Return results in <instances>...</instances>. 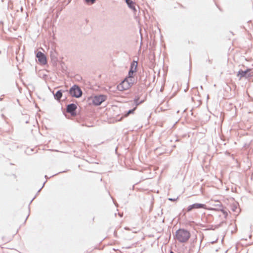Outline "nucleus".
Returning a JSON list of instances; mask_svg holds the SVG:
<instances>
[{
    "mask_svg": "<svg viewBox=\"0 0 253 253\" xmlns=\"http://www.w3.org/2000/svg\"><path fill=\"white\" fill-rule=\"evenodd\" d=\"M125 80L127 81V82H128L130 86H131L134 83V79L133 78V76H129L128 75V77Z\"/></svg>",
    "mask_w": 253,
    "mask_h": 253,
    "instance_id": "obj_10",
    "label": "nucleus"
},
{
    "mask_svg": "<svg viewBox=\"0 0 253 253\" xmlns=\"http://www.w3.org/2000/svg\"><path fill=\"white\" fill-rule=\"evenodd\" d=\"M246 74V72H239L238 74V76L241 75V77L245 76Z\"/></svg>",
    "mask_w": 253,
    "mask_h": 253,
    "instance_id": "obj_13",
    "label": "nucleus"
},
{
    "mask_svg": "<svg viewBox=\"0 0 253 253\" xmlns=\"http://www.w3.org/2000/svg\"><path fill=\"white\" fill-rule=\"evenodd\" d=\"M130 86L126 80H124L119 85H118V89L120 91H123L128 89Z\"/></svg>",
    "mask_w": 253,
    "mask_h": 253,
    "instance_id": "obj_5",
    "label": "nucleus"
},
{
    "mask_svg": "<svg viewBox=\"0 0 253 253\" xmlns=\"http://www.w3.org/2000/svg\"><path fill=\"white\" fill-rule=\"evenodd\" d=\"M77 109V106L74 104H71L67 106V112L71 113L72 115H75V111Z\"/></svg>",
    "mask_w": 253,
    "mask_h": 253,
    "instance_id": "obj_7",
    "label": "nucleus"
},
{
    "mask_svg": "<svg viewBox=\"0 0 253 253\" xmlns=\"http://www.w3.org/2000/svg\"><path fill=\"white\" fill-rule=\"evenodd\" d=\"M136 107H135L133 109L129 110L127 112V113L125 115L126 117L129 114L131 113H133Z\"/></svg>",
    "mask_w": 253,
    "mask_h": 253,
    "instance_id": "obj_12",
    "label": "nucleus"
},
{
    "mask_svg": "<svg viewBox=\"0 0 253 253\" xmlns=\"http://www.w3.org/2000/svg\"><path fill=\"white\" fill-rule=\"evenodd\" d=\"M70 94L72 96L77 98L81 97L82 95V91L79 86L77 85L73 86L70 90Z\"/></svg>",
    "mask_w": 253,
    "mask_h": 253,
    "instance_id": "obj_3",
    "label": "nucleus"
},
{
    "mask_svg": "<svg viewBox=\"0 0 253 253\" xmlns=\"http://www.w3.org/2000/svg\"><path fill=\"white\" fill-rule=\"evenodd\" d=\"M189 237V233L183 229L178 230L176 233V238L180 242H185L187 241Z\"/></svg>",
    "mask_w": 253,
    "mask_h": 253,
    "instance_id": "obj_2",
    "label": "nucleus"
},
{
    "mask_svg": "<svg viewBox=\"0 0 253 253\" xmlns=\"http://www.w3.org/2000/svg\"><path fill=\"white\" fill-rule=\"evenodd\" d=\"M95 0H85L87 2H90L91 3H93L95 2Z\"/></svg>",
    "mask_w": 253,
    "mask_h": 253,
    "instance_id": "obj_14",
    "label": "nucleus"
},
{
    "mask_svg": "<svg viewBox=\"0 0 253 253\" xmlns=\"http://www.w3.org/2000/svg\"><path fill=\"white\" fill-rule=\"evenodd\" d=\"M107 99L106 96L104 95H92L87 99L90 103L96 106L100 105Z\"/></svg>",
    "mask_w": 253,
    "mask_h": 253,
    "instance_id": "obj_1",
    "label": "nucleus"
},
{
    "mask_svg": "<svg viewBox=\"0 0 253 253\" xmlns=\"http://www.w3.org/2000/svg\"><path fill=\"white\" fill-rule=\"evenodd\" d=\"M126 3L128 6L134 11H135V3L131 0H126Z\"/></svg>",
    "mask_w": 253,
    "mask_h": 253,
    "instance_id": "obj_8",
    "label": "nucleus"
},
{
    "mask_svg": "<svg viewBox=\"0 0 253 253\" xmlns=\"http://www.w3.org/2000/svg\"><path fill=\"white\" fill-rule=\"evenodd\" d=\"M62 95V94L60 91H58L55 94V97L57 99H59Z\"/></svg>",
    "mask_w": 253,
    "mask_h": 253,
    "instance_id": "obj_11",
    "label": "nucleus"
},
{
    "mask_svg": "<svg viewBox=\"0 0 253 253\" xmlns=\"http://www.w3.org/2000/svg\"><path fill=\"white\" fill-rule=\"evenodd\" d=\"M137 67V63L136 61H133L130 66V68L128 73L129 76H133L134 73L136 71Z\"/></svg>",
    "mask_w": 253,
    "mask_h": 253,
    "instance_id": "obj_6",
    "label": "nucleus"
},
{
    "mask_svg": "<svg viewBox=\"0 0 253 253\" xmlns=\"http://www.w3.org/2000/svg\"><path fill=\"white\" fill-rule=\"evenodd\" d=\"M36 57L40 64L44 65L46 63V58L44 54L42 52L40 51L38 52L36 55Z\"/></svg>",
    "mask_w": 253,
    "mask_h": 253,
    "instance_id": "obj_4",
    "label": "nucleus"
},
{
    "mask_svg": "<svg viewBox=\"0 0 253 253\" xmlns=\"http://www.w3.org/2000/svg\"><path fill=\"white\" fill-rule=\"evenodd\" d=\"M134 102H135V103L136 106H137V105L139 104V103H138V101H137V99H135V100H134Z\"/></svg>",
    "mask_w": 253,
    "mask_h": 253,
    "instance_id": "obj_15",
    "label": "nucleus"
},
{
    "mask_svg": "<svg viewBox=\"0 0 253 253\" xmlns=\"http://www.w3.org/2000/svg\"><path fill=\"white\" fill-rule=\"evenodd\" d=\"M205 208V206L204 205H202V204H194L193 205L190 206L188 207V211H190L193 208L198 209V208Z\"/></svg>",
    "mask_w": 253,
    "mask_h": 253,
    "instance_id": "obj_9",
    "label": "nucleus"
},
{
    "mask_svg": "<svg viewBox=\"0 0 253 253\" xmlns=\"http://www.w3.org/2000/svg\"><path fill=\"white\" fill-rule=\"evenodd\" d=\"M171 253H173L171 252Z\"/></svg>",
    "mask_w": 253,
    "mask_h": 253,
    "instance_id": "obj_16",
    "label": "nucleus"
}]
</instances>
